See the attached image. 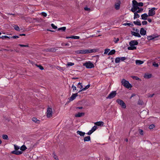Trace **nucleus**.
<instances>
[{
  "label": "nucleus",
  "instance_id": "obj_49",
  "mask_svg": "<svg viewBox=\"0 0 160 160\" xmlns=\"http://www.w3.org/2000/svg\"><path fill=\"white\" fill-rule=\"evenodd\" d=\"M74 63L71 62H69L67 64V65L68 66H72L74 65Z\"/></svg>",
  "mask_w": 160,
  "mask_h": 160
},
{
  "label": "nucleus",
  "instance_id": "obj_15",
  "mask_svg": "<svg viewBox=\"0 0 160 160\" xmlns=\"http://www.w3.org/2000/svg\"><path fill=\"white\" fill-rule=\"evenodd\" d=\"M140 33L142 35H145L146 34V31L143 28H141Z\"/></svg>",
  "mask_w": 160,
  "mask_h": 160
},
{
  "label": "nucleus",
  "instance_id": "obj_13",
  "mask_svg": "<svg viewBox=\"0 0 160 160\" xmlns=\"http://www.w3.org/2000/svg\"><path fill=\"white\" fill-rule=\"evenodd\" d=\"M157 37V36H156L155 35H152L151 36H148L147 37V39L148 40H151L153 39H154L155 38Z\"/></svg>",
  "mask_w": 160,
  "mask_h": 160
},
{
  "label": "nucleus",
  "instance_id": "obj_51",
  "mask_svg": "<svg viewBox=\"0 0 160 160\" xmlns=\"http://www.w3.org/2000/svg\"><path fill=\"white\" fill-rule=\"evenodd\" d=\"M4 119L7 122H9L10 121V118L9 117H4Z\"/></svg>",
  "mask_w": 160,
  "mask_h": 160
},
{
  "label": "nucleus",
  "instance_id": "obj_59",
  "mask_svg": "<svg viewBox=\"0 0 160 160\" xmlns=\"http://www.w3.org/2000/svg\"><path fill=\"white\" fill-rule=\"evenodd\" d=\"M38 142H37L36 143H35L33 145H32V148H34L36 147V146H37V144H38Z\"/></svg>",
  "mask_w": 160,
  "mask_h": 160
},
{
  "label": "nucleus",
  "instance_id": "obj_47",
  "mask_svg": "<svg viewBox=\"0 0 160 160\" xmlns=\"http://www.w3.org/2000/svg\"><path fill=\"white\" fill-rule=\"evenodd\" d=\"M98 51V49H91V53L92 52H96Z\"/></svg>",
  "mask_w": 160,
  "mask_h": 160
},
{
  "label": "nucleus",
  "instance_id": "obj_5",
  "mask_svg": "<svg viewBox=\"0 0 160 160\" xmlns=\"http://www.w3.org/2000/svg\"><path fill=\"white\" fill-rule=\"evenodd\" d=\"M117 92L116 91H113L111 92L108 95V97L106 98V99H111L114 98L116 95Z\"/></svg>",
  "mask_w": 160,
  "mask_h": 160
},
{
  "label": "nucleus",
  "instance_id": "obj_52",
  "mask_svg": "<svg viewBox=\"0 0 160 160\" xmlns=\"http://www.w3.org/2000/svg\"><path fill=\"white\" fill-rule=\"evenodd\" d=\"M14 149L15 150H18L20 148L18 146L16 145H14Z\"/></svg>",
  "mask_w": 160,
  "mask_h": 160
},
{
  "label": "nucleus",
  "instance_id": "obj_43",
  "mask_svg": "<svg viewBox=\"0 0 160 160\" xmlns=\"http://www.w3.org/2000/svg\"><path fill=\"white\" fill-rule=\"evenodd\" d=\"M61 45L62 46H69V44L68 43H65L64 42H63L61 43Z\"/></svg>",
  "mask_w": 160,
  "mask_h": 160
},
{
  "label": "nucleus",
  "instance_id": "obj_44",
  "mask_svg": "<svg viewBox=\"0 0 160 160\" xmlns=\"http://www.w3.org/2000/svg\"><path fill=\"white\" fill-rule=\"evenodd\" d=\"M36 65L41 70H43L44 69V68L43 67L40 65H38L37 64H36Z\"/></svg>",
  "mask_w": 160,
  "mask_h": 160
},
{
  "label": "nucleus",
  "instance_id": "obj_55",
  "mask_svg": "<svg viewBox=\"0 0 160 160\" xmlns=\"http://www.w3.org/2000/svg\"><path fill=\"white\" fill-rule=\"evenodd\" d=\"M110 49H106L105 50V51L104 52V54H107V53L109 51Z\"/></svg>",
  "mask_w": 160,
  "mask_h": 160
},
{
  "label": "nucleus",
  "instance_id": "obj_61",
  "mask_svg": "<svg viewBox=\"0 0 160 160\" xmlns=\"http://www.w3.org/2000/svg\"><path fill=\"white\" fill-rule=\"evenodd\" d=\"M120 60H121V61H124V60H125L127 58H126L125 57H120Z\"/></svg>",
  "mask_w": 160,
  "mask_h": 160
},
{
  "label": "nucleus",
  "instance_id": "obj_64",
  "mask_svg": "<svg viewBox=\"0 0 160 160\" xmlns=\"http://www.w3.org/2000/svg\"><path fill=\"white\" fill-rule=\"evenodd\" d=\"M84 9L85 11H90V8H88L87 7H85L84 8Z\"/></svg>",
  "mask_w": 160,
  "mask_h": 160
},
{
  "label": "nucleus",
  "instance_id": "obj_42",
  "mask_svg": "<svg viewBox=\"0 0 160 160\" xmlns=\"http://www.w3.org/2000/svg\"><path fill=\"white\" fill-rule=\"evenodd\" d=\"M77 86V88H80V89L82 88L83 87L82 85V83L81 82H79L78 83Z\"/></svg>",
  "mask_w": 160,
  "mask_h": 160
},
{
  "label": "nucleus",
  "instance_id": "obj_19",
  "mask_svg": "<svg viewBox=\"0 0 160 160\" xmlns=\"http://www.w3.org/2000/svg\"><path fill=\"white\" fill-rule=\"evenodd\" d=\"M92 57L93 58V59H94L95 61V63H96L97 61H98V60L99 59V56L98 55H97L96 56H92ZM93 63H94V62H93Z\"/></svg>",
  "mask_w": 160,
  "mask_h": 160
},
{
  "label": "nucleus",
  "instance_id": "obj_16",
  "mask_svg": "<svg viewBox=\"0 0 160 160\" xmlns=\"http://www.w3.org/2000/svg\"><path fill=\"white\" fill-rule=\"evenodd\" d=\"M84 114L85 113L84 112H78L77 114H76L75 116L76 117H81L83 116Z\"/></svg>",
  "mask_w": 160,
  "mask_h": 160
},
{
  "label": "nucleus",
  "instance_id": "obj_58",
  "mask_svg": "<svg viewBox=\"0 0 160 160\" xmlns=\"http://www.w3.org/2000/svg\"><path fill=\"white\" fill-rule=\"evenodd\" d=\"M153 66L155 67H158V63H156L155 62H154L152 64Z\"/></svg>",
  "mask_w": 160,
  "mask_h": 160
},
{
  "label": "nucleus",
  "instance_id": "obj_35",
  "mask_svg": "<svg viewBox=\"0 0 160 160\" xmlns=\"http://www.w3.org/2000/svg\"><path fill=\"white\" fill-rule=\"evenodd\" d=\"M27 149L26 147L24 145H22L20 148V149L22 151H24Z\"/></svg>",
  "mask_w": 160,
  "mask_h": 160
},
{
  "label": "nucleus",
  "instance_id": "obj_46",
  "mask_svg": "<svg viewBox=\"0 0 160 160\" xmlns=\"http://www.w3.org/2000/svg\"><path fill=\"white\" fill-rule=\"evenodd\" d=\"M90 86V84L89 83L86 86L85 88H82V90L84 91L89 88Z\"/></svg>",
  "mask_w": 160,
  "mask_h": 160
},
{
  "label": "nucleus",
  "instance_id": "obj_24",
  "mask_svg": "<svg viewBox=\"0 0 160 160\" xmlns=\"http://www.w3.org/2000/svg\"><path fill=\"white\" fill-rule=\"evenodd\" d=\"M137 49L136 47L134 46H130L128 47V49L129 50H134Z\"/></svg>",
  "mask_w": 160,
  "mask_h": 160
},
{
  "label": "nucleus",
  "instance_id": "obj_21",
  "mask_svg": "<svg viewBox=\"0 0 160 160\" xmlns=\"http://www.w3.org/2000/svg\"><path fill=\"white\" fill-rule=\"evenodd\" d=\"M77 133L78 134H79L81 136H84L85 134V133L84 132L79 130L77 131Z\"/></svg>",
  "mask_w": 160,
  "mask_h": 160
},
{
  "label": "nucleus",
  "instance_id": "obj_30",
  "mask_svg": "<svg viewBox=\"0 0 160 160\" xmlns=\"http://www.w3.org/2000/svg\"><path fill=\"white\" fill-rule=\"evenodd\" d=\"M90 141V136H88L84 137V142L89 141Z\"/></svg>",
  "mask_w": 160,
  "mask_h": 160
},
{
  "label": "nucleus",
  "instance_id": "obj_48",
  "mask_svg": "<svg viewBox=\"0 0 160 160\" xmlns=\"http://www.w3.org/2000/svg\"><path fill=\"white\" fill-rule=\"evenodd\" d=\"M138 9V10L136 12H137L138 13L142 12L143 10V8H139V9Z\"/></svg>",
  "mask_w": 160,
  "mask_h": 160
},
{
  "label": "nucleus",
  "instance_id": "obj_39",
  "mask_svg": "<svg viewBox=\"0 0 160 160\" xmlns=\"http://www.w3.org/2000/svg\"><path fill=\"white\" fill-rule=\"evenodd\" d=\"M57 68L58 69L61 71H63L65 69V67H61L60 66H58Z\"/></svg>",
  "mask_w": 160,
  "mask_h": 160
},
{
  "label": "nucleus",
  "instance_id": "obj_23",
  "mask_svg": "<svg viewBox=\"0 0 160 160\" xmlns=\"http://www.w3.org/2000/svg\"><path fill=\"white\" fill-rule=\"evenodd\" d=\"M32 121L36 123H40V121L38 119L36 118L33 117L32 118Z\"/></svg>",
  "mask_w": 160,
  "mask_h": 160
},
{
  "label": "nucleus",
  "instance_id": "obj_12",
  "mask_svg": "<svg viewBox=\"0 0 160 160\" xmlns=\"http://www.w3.org/2000/svg\"><path fill=\"white\" fill-rule=\"evenodd\" d=\"M94 124L96 126H102L103 125L104 123L102 121H99L95 122Z\"/></svg>",
  "mask_w": 160,
  "mask_h": 160
},
{
  "label": "nucleus",
  "instance_id": "obj_17",
  "mask_svg": "<svg viewBox=\"0 0 160 160\" xmlns=\"http://www.w3.org/2000/svg\"><path fill=\"white\" fill-rule=\"evenodd\" d=\"M131 34L132 35L136 37H137L139 38L141 37L140 34L138 32H132Z\"/></svg>",
  "mask_w": 160,
  "mask_h": 160
},
{
  "label": "nucleus",
  "instance_id": "obj_6",
  "mask_svg": "<svg viewBox=\"0 0 160 160\" xmlns=\"http://www.w3.org/2000/svg\"><path fill=\"white\" fill-rule=\"evenodd\" d=\"M47 116L48 118H50L52 116V108L48 107L47 111Z\"/></svg>",
  "mask_w": 160,
  "mask_h": 160
},
{
  "label": "nucleus",
  "instance_id": "obj_62",
  "mask_svg": "<svg viewBox=\"0 0 160 160\" xmlns=\"http://www.w3.org/2000/svg\"><path fill=\"white\" fill-rule=\"evenodd\" d=\"M139 131L141 135H143V131L141 129H139Z\"/></svg>",
  "mask_w": 160,
  "mask_h": 160
},
{
  "label": "nucleus",
  "instance_id": "obj_8",
  "mask_svg": "<svg viewBox=\"0 0 160 160\" xmlns=\"http://www.w3.org/2000/svg\"><path fill=\"white\" fill-rule=\"evenodd\" d=\"M78 96V93L73 94L69 98V101L68 102H69L74 100Z\"/></svg>",
  "mask_w": 160,
  "mask_h": 160
},
{
  "label": "nucleus",
  "instance_id": "obj_22",
  "mask_svg": "<svg viewBox=\"0 0 160 160\" xmlns=\"http://www.w3.org/2000/svg\"><path fill=\"white\" fill-rule=\"evenodd\" d=\"M133 23L136 25L141 26V23L139 19H137V21H134Z\"/></svg>",
  "mask_w": 160,
  "mask_h": 160
},
{
  "label": "nucleus",
  "instance_id": "obj_11",
  "mask_svg": "<svg viewBox=\"0 0 160 160\" xmlns=\"http://www.w3.org/2000/svg\"><path fill=\"white\" fill-rule=\"evenodd\" d=\"M11 153L15 155H18L22 154V152L21 151L14 150L11 152Z\"/></svg>",
  "mask_w": 160,
  "mask_h": 160
},
{
  "label": "nucleus",
  "instance_id": "obj_29",
  "mask_svg": "<svg viewBox=\"0 0 160 160\" xmlns=\"http://www.w3.org/2000/svg\"><path fill=\"white\" fill-rule=\"evenodd\" d=\"M143 63V62L142 61L139 60H137L136 61V63L137 65H141Z\"/></svg>",
  "mask_w": 160,
  "mask_h": 160
},
{
  "label": "nucleus",
  "instance_id": "obj_3",
  "mask_svg": "<svg viewBox=\"0 0 160 160\" xmlns=\"http://www.w3.org/2000/svg\"><path fill=\"white\" fill-rule=\"evenodd\" d=\"M135 0H133L132 1V7L131 9V11L132 12H136L137 9H139V7L138 6L137 4L135 3L134 2Z\"/></svg>",
  "mask_w": 160,
  "mask_h": 160
},
{
  "label": "nucleus",
  "instance_id": "obj_27",
  "mask_svg": "<svg viewBox=\"0 0 160 160\" xmlns=\"http://www.w3.org/2000/svg\"><path fill=\"white\" fill-rule=\"evenodd\" d=\"M13 27L17 31H19L20 30H22V29H20L19 27L17 25H14Z\"/></svg>",
  "mask_w": 160,
  "mask_h": 160
},
{
  "label": "nucleus",
  "instance_id": "obj_26",
  "mask_svg": "<svg viewBox=\"0 0 160 160\" xmlns=\"http://www.w3.org/2000/svg\"><path fill=\"white\" fill-rule=\"evenodd\" d=\"M152 75L151 74H145V75L144 76V78H146L149 79L152 77Z\"/></svg>",
  "mask_w": 160,
  "mask_h": 160
},
{
  "label": "nucleus",
  "instance_id": "obj_40",
  "mask_svg": "<svg viewBox=\"0 0 160 160\" xmlns=\"http://www.w3.org/2000/svg\"><path fill=\"white\" fill-rule=\"evenodd\" d=\"M2 138L5 140H8V138L7 135L6 134H3L2 135Z\"/></svg>",
  "mask_w": 160,
  "mask_h": 160
},
{
  "label": "nucleus",
  "instance_id": "obj_7",
  "mask_svg": "<svg viewBox=\"0 0 160 160\" xmlns=\"http://www.w3.org/2000/svg\"><path fill=\"white\" fill-rule=\"evenodd\" d=\"M116 102L118 104L122 106V108H126V104L122 100L119 99H117Z\"/></svg>",
  "mask_w": 160,
  "mask_h": 160
},
{
  "label": "nucleus",
  "instance_id": "obj_4",
  "mask_svg": "<svg viewBox=\"0 0 160 160\" xmlns=\"http://www.w3.org/2000/svg\"><path fill=\"white\" fill-rule=\"evenodd\" d=\"M157 8H152L151 9L149 10L148 13V16H152L154 15L156 13L155 10H157Z\"/></svg>",
  "mask_w": 160,
  "mask_h": 160
},
{
  "label": "nucleus",
  "instance_id": "obj_2",
  "mask_svg": "<svg viewBox=\"0 0 160 160\" xmlns=\"http://www.w3.org/2000/svg\"><path fill=\"white\" fill-rule=\"evenodd\" d=\"M77 54H86L90 53V50L88 49H83L77 50L75 51Z\"/></svg>",
  "mask_w": 160,
  "mask_h": 160
},
{
  "label": "nucleus",
  "instance_id": "obj_10",
  "mask_svg": "<svg viewBox=\"0 0 160 160\" xmlns=\"http://www.w3.org/2000/svg\"><path fill=\"white\" fill-rule=\"evenodd\" d=\"M57 50V49L55 48H48L46 50L47 52H55Z\"/></svg>",
  "mask_w": 160,
  "mask_h": 160
},
{
  "label": "nucleus",
  "instance_id": "obj_45",
  "mask_svg": "<svg viewBox=\"0 0 160 160\" xmlns=\"http://www.w3.org/2000/svg\"><path fill=\"white\" fill-rule=\"evenodd\" d=\"M71 38L74 39H79L80 38L79 36H72L71 37Z\"/></svg>",
  "mask_w": 160,
  "mask_h": 160
},
{
  "label": "nucleus",
  "instance_id": "obj_1",
  "mask_svg": "<svg viewBox=\"0 0 160 160\" xmlns=\"http://www.w3.org/2000/svg\"><path fill=\"white\" fill-rule=\"evenodd\" d=\"M121 82L122 85L127 88H129L132 87V85L129 83V82L123 79H122Z\"/></svg>",
  "mask_w": 160,
  "mask_h": 160
},
{
  "label": "nucleus",
  "instance_id": "obj_9",
  "mask_svg": "<svg viewBox=\"0 0 160 160\" xmlns=\"http://www.w3.org/2000/svg\"><path fill=\"white\" fill-rule=\"evenodd\" d=\"M138 42L135 40H132L129 42V45L130 46H135L138 44Z\"/></svg>",
  "mask_w": 160,
  "mask_h": 160
},
{
  "label": "nucleus",
  "instance_id": "obj_25",
  "mask_svg": "<svg viewBox=\"0 0 160 160\" xmlns=\"http://www.w3.org/2000/svg\"><path fill=\"white\" fill-rule=\"evenodd\" d=\"M97 128V127L96 125L94 126L91 129V134L95 131Z\"/></svg>",
  "mask_w": 160,
  "mask_h": 160
},
{
  "label": "nucleus",
  "instance_id": "obj_63",
  "mask_svg": "<svg viewBox=\"0 0 160 160\" xmlns=\"http://www.w3.org/2000/svg\"><path fill=\"white\" fill-rule=\"evenodd\" d=\"M41 14H42V15L45 17H46L47 16V14L45 12H42L41 13Z\"/></svg>",
  "mask_w": 160,
  "mask_h": 160
},
{
  "label": "nucleus",
  "instance_id": "obj_38",
  "mask_svg": "<svg viewBox=\"0 0 160 160\" xmlns=\"http://www.w3.org/2000/svg\"><path fill=\"white\" fill-rule=\"evenodd\" d=\"M124 26H126L127 25H128L130 27H132L133 26V25L132 23H125L123 24Z\"/></svg>",
  "mask_w": 160,
  "mask_h": 160
},
{
  "label": "nucleus",
  "instance_id": "obj_36",
  "mask_svg": "<svg viewBox=\"0 0 160 160\" xmlns=\"http://www.w3.org/2000/svg\"><path fill=\"white\" fill-rule=\"evenodd\" d=\"M144 104V102L142 100L139 99L138 102V104L142 105Z\"/></svg>",
  "mask_w": 160,
  "mask_h": 160
},
{
  "label": "nucleus",
  "instance_id": "obj_54",
  "mask_svg": "<svg viewBox=\"0 0 160 160\" xmlns=\"http://www.w3.org/2000/svg\"><path fill=\"white\" fill-rule=\"evenodd\" d=\"M119 40V39L118 38H114V41L115 43H117Z\"/></svg>",
  "mask_w": 160,
  "mask_h": 160
},
{
  "label": "nucleus",
  "instance_id": "obj_18",
  "mask_svg": "<svg viewBox=\"0 0 160 160\" xmlns=\"http://www.w3.org/2000/svg\"><path fill=\"white\" fill-rule=\"evenodd\" d=\"M120 2L118 1V2L116 3L115 5V8L116 10H118L120 8Z\"/></svg>",
  "mask_w": 160,
  "mask_h": 160
},
{
  "label": "nucleus",
  "instance_id": "obj_41",
  "mask_svg": "<svg viewBox=\"0 0 160 160\" xmlns=\"http://www.w3.org/2000/svg\"><path fill=\"white\" fill-rule=\"evenodd\" d=\"M120 60V57H118L116 58L115 61L116 63H118L119 62Z\"/></svg>",
  "mask_w": 160,
  "mask_h": 160
},
{
  "label": "nucleus",
  "instance_id": "obj_37",
  "mask_svg": "<svg viewBox=\"0 0 160 160\" xmlns=\"http://www.w3.org/2000/svg\"><path fill=\"white\" fill-rule=\"evenodd\" d=\"M10 36H2L1 37H0V39L2 38V39H6V38H10Z\"/></svg>",
  "mask_w": 160,
  "mask_h": 160
},
{
  "label": "nucleus",
  "instance_id": "obj_33",
  "mask_svg": "<svg viewBox=\"0 0 160 160\" xmlns=\"http://www.w3.org/2000/svg\"><path fill=\"white\" fill-rule=\"evenodd\" d=\"M116 51L114 49L112 50L108 54V55H112L113 54H114Z\"/></svg>",
  "mask_w": 160,
  "mask_h": 160
},
{
  "label": "nucleus",
  "instance_id": "obj_53",
  "mask_svg": "<svg viewBox=\"0 0 160 160\" xmlns=\"http://www.w3.org/2000/svg\"><path fill=\"white\" fill-rule=\"evenodd\" d=\"M53 155H54V156H53V158L56 160H59L57 156L55 154V153H53Z\"/></svg>",
  "mask_w": 160,
  "mask_h": 160
},
{
  "label": "nucleus",
  "instance_id": "obj_28",
  "mask_svg": "<svg viewBox=\"0 0 160 160\" xmlns=\"http://www.w3.org/2000/svg\"><path fill=\"white\" fill-rule=\"evenodd\" d=\"M134 12V19H135L136 18H139L140 17L138 13L135 12Z\"/></svg>",
  "mask_w": 160,
  "mask_h": 160
},
{
  "label": "nucleus",
  "instance_id": "obj_34",
  "mask_svg": "<svg viewBox=\"0 0 160 160\" xmlns=\"http://www.w3.org/2000/svg\"><path fill=\"white\" fill-rule=\"evenodd\" d=\"M131 78H133V79H135L136 80H139L140 81L141 80L140 78H139L137 76H131Z\"/></svg>",
  "mask_w": 160,
  "mask_h": 160
},
{
  "label": "nucleus",
  "instance_id": "obj_57",
  "mask_svg": "<svg viewBox=\"0 0 160 160\" xmlns=\"http://www.w3.org/2000/svg\"><path fill=\"white\" fill-rule=\"evenodd\" d=\"M154 127L155 126L154 124H151L149 126V128L150 129H153Z\"/></svg>",
  "mask_w": 160,
  "mask_h": 160
},
{
  "label": "nucleus",
  "instance_id": "obj_32",
  "mask_svg": "<svg viewBox=\"0 0 160 160\" xmlns=\"http://www.w3.org/2000/svg\"><path fill=\"white\" fill-rule=\"evenodd\" d=\"M66 29V27H65L59 28L58 29V31H62V32H65Z\"/></svg>",
  "mask_w": 160,
  "mask_h": 160
},
{
  "label": "nucleus",
  "instance_id": "obj_31",
  "mask_svg": "<svg viewBox=\"0 0 160 160\" xmlns=\"http://www.w3.org/2000/svg\"><path fill=\"white\" fill-rule=\"evenodd\" d=\"M135 3L137 4V5L139 7H142L143 6V3L142 2H138L136 1L135 0V1H134Z\"/></svg>",
  "mask_w": 160,
  "mask_h": 160
},
{
  "label": "nucleus",
  "instance_id": "obj_50",
  "mask_svg": "<svg viewBox=\"0 0 160 160\" xmlns=\"http://www.w3.org/2000/svg\"><path fill=\"white\" fill-rule=\"evenodd\" d=\"M18 46L21 47H29L28 45V44L27 45H23V44H18Z\"/></svg>",
  "mask_w": 160,
  "mask_h": 160
},
{
  "label": "nucleus",
  "instance_id": "obj_56",
  "mask_svg": "<svg viewBox=\"0 0 160 160\" xmlns=\"http://www.w3.org/2000/svg\"><path fill=\"white\" fill-rule=\"evenodd\" d=\"M51 26L54 29H56L57 28V26H55L53 23L51 24Z\"/></svg>",
  "mask_w": 160,
  "mask_h": 160
},
{
  "label": "nucleus",
  "instance_id": "obj_20",
  "mask_svg": "<svg viewBox=\"0 0 160 160\" xmlns=\"http://www.w3.org/2000/svg\"><path fill=\"white\" fill-rule=\"evenodd\" d=\"M83 65L85 66L87 68H90V61L84 63Z\"/></svg>",
  "mask_w": 160,
  "mask_h": 160
},
{
  "label": "nucleus",
  "instance_id": "obj_14",
  "mask_svg": "<svg viewBox=\"0 0 160 160\" xmlns=\"http://www.w3.org/2000/svg\"><path fill=\"white\" fill-rule=\"evenodd\" d=\"M148 15L146 13H145L141 15V19L143 20H147V18Z\"/></svg>",
  "mask_w": 160,
  "mask_h": 160
},
{
  "label": "nucleus",
  "instance_id": "obj_60",
  "mask_svg": "<svg viewBox=\"0 0 160 160\" xmlns=\"http://www.w3.org/2000/svg\"><path fill=\"white\" fill-rule=\"evenodd\" d=\"M72 88H73V91L77 90L76 87L73 84L72 85Z\"/></svg>",
  "mask_w": 160,
  "mask_h": 160
}]
</instances>
